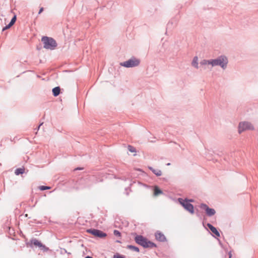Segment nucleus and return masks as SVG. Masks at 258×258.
I'll list each match as a JSON object with an SVG mask.
<instances>
[{
  "label": "nucleus",
  "instance_id": "f257e3e1",
  "mask_svg": "<svg viewBox=\"0 0 258 258\" xmlns=\"http://www.w3.org/2000/svg\"><path fill=\"white\" fill-rule=\"evenodd\" d=\"M104 174L101 172L97 173L94 175H87L82 178L80 180V182L81 183L84 182L86 186H89L94 184L102 182L104 180Z\"/></svg>",
  "mask_w": 258,
  "mask_h": 258
},
{
  "label": "nucleus",
  "instance_id": "f03ea898",
  "mask_svg": "<svg viewBox=\"0 0 258 258\" xmlns=\"http://www.w3.org/2000/svg\"><path fill=\"white\" fill-rule=\"evenodd\" d=\"M135 240L137 243L141 245L144 248L156 247V244L148 240L147 238L141 235H137L135 237Z\"/></svg>",
  "mask_w": 258,
  "mask_h": 258
},
{
  "label": "nucleus",
  "instance_id": "7ed1b4c3",
  "mask_svg": "<svg viewBox=\"0 0 258 258\" xmlns=\"http://www.w3.org/2000/svg\"><path fill=\"white\" fill-rule=\"evenodd\" d=\"M228 62L227 57L225 55H221L216 59H211L210 64L213 67L219 66L223 69H225Z\"/></svg>",
  "mask_w": 258,
  "mask_h": 258
},
{
  "label": "nucleus",
  "instance_id": "20e7f679",
  "mask_svg": "<svg viewBox=\"0 0 258 258\" xmlns=\"http://www.w3.org/2000/svg\"><path fill=\"white\" fill-rule=\"evenodd\" d=\"M27 245L31 248L38 247L40 250L43 252H46L49 250L48 247H46L45 245L42 244L41 241L35 238L30 239V241L27 243Z\"/></svg>",
  "mask_w": 258,
  "mask_h": 258
},
{
  "label": "nucleus",
  "instance_id": "39448f33",
  "mask_svg": "<svg viewBox=\"0 0 258 258\" xmlns=\"http://www.w3.org/2000/svg\"><path fill=\"white\" fill-rule=\"evenodd\" d=\"M41 41L44 44V48L46 49L53 50L57 46L56 41L51 37L43 36Z\"/></svg>",
  "mask_w": 258,
  "mask_h": 258
},
{
  "label": "nucleus",
  "instance_id": "423d86ee",
  "mask_svg": "<svg viewBox=\"0 0 258 258\" xmlns=\"http://www.w3.org/2000/svg\"><path fill=\"white\" fill-rule=\"evenodd\" d=\"M140 63V60L133 56L130 59L120 63L121 66L125 68H133L138 66Z\"/></svg>",
  "mask_w": 258,
  "mask_h": 258
},
{
  "label": "nucleus",
  "instance_id": "0eeeda50",
  "mask_svg": "<svg viewBox=\"0 0 258 258\" xmlns=\"http://www.w3.org/2000/svg\"><path fill=\"white\" fill-rule=\"evenodd\" d=\"M178 201L185 210L191 214L194 213V207L191 204L187 202V199L178 198Z\"/></svg>",
  "mask_w": 258,
  "mask_h": 258
},
{
  "label": "nucleus",
  "instance_id": "6e6552de",
  "mask_svg": "<svg viewBox=\"0 0 258 258\" xmlns=\"http://www.w3.org/2000/svg\"><path fill=\"white\" fill-rule=\"evenodd\" d=\"M253 126L250 122L247 121L241 122L238 125V132L241 134L242 132L247 130H253Z\"/></svg>",
  "mask_w": 258,
  "mask_h": 258
},
{
  "label": "nucleus",
  "instance_id": "1a4fd4ad",
  "mask_svg": "<svg viewBox=\"0 0 258 258\" xmlns=\"http://www.w3.org/2000/svg\"><path fill=\"white\" fill-rule=\"evenodd\" d=\"M87 232L92 234L96 237L103 238L107 236V234L101 230L96 229H89L87 230Z\"/></svg>",
  "mask_w": 258,
  "mask_h": 258
},
{
  "label": "nucleus",
  "instance_id": "9d476101",
  "mask_svg": "<svg viewBox=\"0 0 258 258\" xmlns=\"http://www.w3.org/2000/svg\"><path fill=\"white\" fill-rule=\"evenodd\" d=\"M200 208L206 211L207 216L211 217L214 215L216 211L214 209L210 208L206 204L202 203L200 205Z\"/></svg>",
  "mask_w": 258,
  "mask_h": 258
},
{
  "label": "nucleus",
  "instance_id": "9b49d317",
  "mask_svg": "<svg viewBox=\"0 0 258 258\" xmlns=\"http://www.w3.org/2000/svg\"><path fill=\"white\" fill-rule=\"evenodd\" d=\"M155 238L160 242H165L166 241V238L165 235L160 231H157L155 233Z\"/></svg>",
  "mask_w": 258,
  "mask_h": 258
},
{
  "label": "nucleus",
  "instance_id": "f8f14e48",
  "mask_svg": "<svg viewBox=\"0 0 258 258\" xmlns=\"http://www.w3.org/2000/svg\"><path fill=\"white\" fill-rule=\"evenodd\" d=\"M207 226L217 237H220V233L217 229L210 223H207Z\"/></svg>",
  "mask_w": 258,
  "mask_h": 258
},
{
  "label": "nucleus",
  "instance_id": "ddd939ff",
  "mask_svg": "<svg viewBox=\"0 0 258 258\" xmlns=\"http://www.w3.org/2000/svg\"><path fill=\"white\" fill-rule=\"evenodd\" d=\"M149 169L156 176H159L162 175V171L159 169H155L152 167H149Z\"/></svg>",
  "mask_w": 258,
  "mask_h": 258
},
{
  "label": "nucleus",
  "instance_id": "4468645a",
  "mask_svg": "<svg viewBox=\"0 0 258 258\" xmlns=\"http://www.w3.org/2000/svg\"><path fill=\"white\" fill-rule=\"evenodd\" d=\"M60 92V88L59 87H56L52 89V94L54 97L57 96Z\"/></svg>",
  "mask_w": 258,
  "mask_h": 258
},
{
  "label": "nucleus",
  "instance_id": "2eb2a0df",
  "mask_svg": "<svg viewBox=\"0 0 258 258\" xmlns=\"http://www.w3.org/2000/svg\"><path fill=\"white\" fill-rule=\"evenodd\" d=\"M191 64L193 67H194L196 69H198V57L197 56L194 57Z\"/></svg>",
  "mask_w": 258,
  "mask_h": 258
},
{
  "label": "nucleus",
  "instance_id": "dca6fc26",
  "mask_svg": "<svg viewBox=\"0 0 258 258\" xmlns=\"http://www.w3.org/2000/svg\"><path fill=\"white\" fill-rule=\"evenodd\" d=\"M25 171L24 168H19L15 170V173L17 175L23 174Z\"/></svg>",
  "mask_w": 258,
  "mask_h": 258
},
{
  "label": "nucleus",
  "instance_id": "f3484780",
  "mask_svg": "<svg viewBox=\"0 0 258 258\" xmlns=\"http://www.w3.org/2000/svg\"><path fill=\"white\" fill-rule=\"evenodd\" d=\"M127 248L136 252H139V248L135 246L132 245H127Z\"/></svg>",
  "mask_w": 258,
  "mask_h": 258
},
{
  "label": "nucleus",
  "instance_id": "a211bd4d",
  "mask_svg": "<svg viewBox=\"0 0 258 258\" xmlns=\"http://www.w3.org/2000/svg\"><path fill=\"white\" fill-rule=\"evenodd\" d=\"M162 191L161 189H160L158 187H156L154 189V194L156 196L160 194H162Z\"/></svg>",
  "mask_w": 258,
  "mask_h": 258
},
{
  "label": "nucleus",
  "instance_id": "6ab92c4d",
  "mask_svg": "<svg viewBox=\"0 0 258 258\" xmlns=\"http://www.w3.org/2000/svg\"><path fill=\"white\" fill-rule=\"evenodd\" d=\"M127 149L129 151H130L132 153H134L136 152V150L135 147L131 145H128Z\"/></svg>",
  "mask_w": 258,
  "mask_h": 258
},
{
  "label": "nucleus",
  "instance_id": "aec40b11",
  "mask_svg": "<svg viewBox=\"0 0 258 258\" xmlns=\"http://www.w3.org/2000/svg\"><path fill=\"white\" fill-rule=\"evenodd\" d=\"M210 61H211V59H210V60L204 59L202 61H201L200 63L202 65L210 64Z\"/></svg>",
  "mask_w": 258,
  "mask_h": 258
},
{
  "label": "nucleus",
  "instance_id": "412c9836",
  "mask_svg": "<svg viewBox=\"0 0 258 258\" xmlns=\"http://www.w3.org/2000/svg\"><path fill=\"white\" fill-rule=\"evenodd\" d=\"M113 234L116 236L121 237V233L118 230H114L113 231Z\"/></svg>",
  "mask_w": 258,
  "mask_h": 258
},
{
  "label": "nucleus",
  "instance_id": "4be33fe9",
  "mask_svg": "<svg viewBox=\"0 0 258 258\" xmlns=\"http://www.w3.org/2000/svg\"><path fill=\"white\" fill-rule=\"evenodd\" d=\"M39 188L41 190H46V189H49L50 188V186H44V185H41V186H40Z\"/></svg>",
  "mask_w": 258,
  "mask_h": 258
},
{
  "label": "nucleus",
  "instance_id": "5701e85b",
  "mask_svg": "<svg viewBox=\"0 0 258 258\" xmlns=\"http://www.w3.org/2000/svg\"><path fill=\"white\" fill-rule=\"evenodd\" d=\"M16 16L14 15V17L11 19V22H10L11 25L13 26L14 24V23L16 22Z\"/></svg>",
  "mask_w": 258,
  "mask_h": 258
},
{
  "label": "nucleus",
  "instance_id": "b1692460",
  "mask_svg": "<svg viewBox=\"0 0 258 258\" xmlns=\"http://www.w3.org/2000/svg\"><path fill=\"white\" fill-rule=\"evenodd\" d=\"M112 258H124V256L119 254V253H116L113 255Z\"/></svg>",
  "mask_w": 258,
  "mask_h": 258
},
{
  "label": "nucleus",
  "instance_id": "393cba45",
  "mask_svg": "<svg viewBox=\"0 0 258 258\" xmlns=\"http://www.w3.org/2000/svg\"><path fill=\"white\" fill-rule=\"evenodd\" d=\"M60 252H61V253H67V250H66L65 249H60Z\"/></svg>",
  "mask_w": 258,
  "mask_h": 258
},
{
  "label": "nucleus",
  "instance_id": "a878e982",
  "mask_svg": "<svg viewBox=\"0 0 258 258\" xmlns=\"http://www.w3.org/2000/svg\"><path fill=\"white\" fill-rule=\"evenodd\" d=\"M12 26V25H11V24L9 23L8 25H6L5 26L6 28H7V29L10 28V27H11Z\"/></svg>",
  "mask_w": 258,
  "mask_h": 258
},
{
  "label": "nucleus",
  "instance_id": "bb28decb",
  "mask_svg": "<svg viewBox=\"0 0 258 258\" xmlns=\"http://www.w3.org/2000/svg\"><path fill=\"white\" fill-rule=\"evenodd\" d=\"M43 11V8H41L39 10L38 14H40V13H41Z\"/></svg>",
  "mask_w": 258,
  "mask_h": 258
},
{
  "label": "nucleus",
  "instance_id": "cd10ccee",
  "mask_svg": "<svg viewBox=\"0 0 258 258\" xmlns=\"http://www.w3.org/2000/svg\"><path fill=\"white\" fill-rule=\"evenodd\" d=\"M194 202V200H192V199H187V202L188 203H189V202Z\"/></svg>",
  "mask_w": 258,
  "mask_h": 258
},
{
  "label": "nucleus",
  "instance_id": "c85d7f7f",
  "mask_svg": "<svg viewBox=\"0 0 258 258\" xmlns=\"http://www.w3.org/2000/svg\"><path fill=\"white\" fill-rule=\"evenodd\" d=\"M232 257V254H231V252H229V258H231Z\"/></svg>",
  "mask_w": 258,
  "mask_h": 258
},
{
  "label": "nucleus",
  "instance_id": "c756f323",
  "mask_svg": "<svg viewBox=\"0 0 258 258\" xmlns=\"http://www.w3.org/2000/svg\"><path fill=\"white\" fill-rule=\"evenodd\" d=\"M42 124H43V122H42V123H41L39 125V126H38V130L39 128V127H40V126L42 125Z\"/></svg>",
  "mask_w": 258,
  "mask_h": 258
},
{
  "label": "nucleus",
  "instance_id": "7c9ffc66",
  "mask_svg": "<svg viewBox=\"0 0 258 258\" xmlns=\"http://www.w3.org/2000/svg\"><path fill=\"white\" fill-rule=\"evenodd\" d=\"M83 168H77L75 169V170H81Z\"/></svg>",
  "mask_w": 258,
  "mask_h": 258
},
{
  "label": "nucleus",
  "instance_id": "2f4dec72",
  "mask_svg": "<svg viewBox=\"0 0 258 258\" xmlns=\"http://www.w3.org/2000/svg\"><path fill=\"white\" fill-rule=\"evenodd\" d=\"M85 258H92V257L88 255V256H86Z\"/></svg>",
  "mask_w": 258,
  "mask_h": 258
},
{
  "label": "nucleus",
  "instance_id": "473e14b6",
  "mask_svg": "<svg viewBox=\"0 0 258 258\" xmlns=\"http://www.w3.org/2000/svg\"><path fill=\"white\" fill-rule=\"evenodd\" d=\"M7 30V28H6V27H4V28H3L2 31H5V30Z\"/></svg>",
  "mask_w": 258,
  "mask_h": 258
},
{
  "label": "nucleus",
  "instance_id": "72a5a7b5",
  "mask_svg": "<svg viewBox=\"0 0 258 258\" xmlns=\"http://www.w3.org/2000/svg\"><path fill=\"white\" fill-rule=\"evenodd\" d=\"M116 242H117V243H121V241H120V240H117L116 241Z\"/></svg>",
  "mask_w": 258,
  "mask_h": 258
},
{
  "label": "nucleus",
  "instance_id": "f704fd0d",
  "mask_svg": "<svg viewBox=\"0 0 258 258\" xmlns=\"http://www.w3.org/2000/svg\"><path fill=\"white\" fill-rule=\"evenodd\" d=\"M166 165H167V166H169V165H170V163H167Z\"/></svg>",
  "mask_w": 258,
  "mask_h": 258
}]
</instances>
